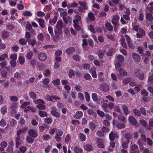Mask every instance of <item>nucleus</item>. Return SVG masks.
<instances>
[{
    "label": "nucleus",
    "mask_w": 153,
    "mask_h": 153,
    "mask_svg": "<svg viewBox=\"0 0 153 153\" xmlns=\"http://www.w3.org/2000/svg\"><path fill=\"white\" fill-rule=\"evenodd\" d=\"M125 137L128 141V143H129L130 140H131L132 138V134L130 133H126L125 135Z\"/></svg>",
    "instance_id": "obj_16"
},
{
    "label": "nucleus",
    "mask_w": 153,
    "mask_h": 153,
    "mask_svg": "<svg viewBox=\"0 0 153 153\" xmlns=\"http://www.w3.org/2000/svg\"><path fill=\"white\" fill-rule=\"evenodd\" d=\"M115 138V134L112 132H111L109 134V138L110 140L113 141Z\"/></svg>",
    "instance_id": "obj_43"
},
{
    "label": "nucleus",
    "mask_w": 153,
    "mask_h": 153,
    "mask_svg": "<svg viewBox=\"0 0 153 153\" xmlns=\"http://www.w3.org/2000/svg\"><path fill=\"white\" fill-rule=\"evenodd\" d=\"M30 136H27L26 137V140L28 143H32L34 142V139Z\"/></svg>",
    "instance_id": "obj_39"
},
{
    "label": "nucleus",
    "mask_w": 153,
    "mask_h": 153,
    "mask_svg": "<svg viewBox=\"0 0 153 153\" xmlns=\"http://www.w3.org/2000/svg\"><path fill=\"white\" fill-rule=\"evenodd\" d=\"M29 95L30 97L33 100L35 99L37 97L36 94L31 91L29 92Z\"/></svg>",
    "instance_id": "obj_32"
},
{
    "label": "nucleus",
    "mask_w": 153,
    "mask_h": 153,
    "mask_svg": "<svg viewBox=\"0 0 153 153\" xmlns=\"http://www.w3.org/2000/svg\"><path fill=\"white\" fill-rule=\"evenodd\" d=\"M118 119L119 121L125 123L126 121V118L123 115H118Z\"/></svg>",
    "instance_id": "obj_38"
},
{
    "label": "nucleus",
    "mask_w": 153,
    "mask_h": 153,
    "mask_svg": "<svg viewBox=\"0 0 153 153\" xmlns=\"http://www.w3.org/2000/svg\"><path fill=\"white\" fill-rule=\"evenodd\" d=\"M83 114V112L81 111H79L74 115V117L75 119H79L82 116Z\"/></svg>",
    "instance_id": "obj_15"
},
{
    "label": "nucleus",
    "mask_w": 153,
    "mask_h": 153,
    "mask_svg": "<svg viewBox=\"0 0 153 153\" xmlns=\"http://www.w3.org/2000/svg\"><path fill=\"white\" fill-rule=\"evenodd\" d=\"M129 143H128V141L123 142L122 143L121 146L124 149H126L128 148V144Z\"/></svg>",
    "instance_id": "obj_55"
},
{
    "label": "nucleus",
    "mask_w": 153,
    "mask_h": 153,
    "mask_svg": "<svg viewBox=\"0 0 153 153\" xmlns=\"http://www.w3.org/2000/svg\"><path fill=\"white\" fill-rule=\"evenodd\" d=\"M88 114L90 115H93L94 117L96 118L97 117V114L94 112L93 110L90 108H89L87 111Z\"/></svg>",
    "instance_id": "obj_24"
},
{
    "label": "nucleus",
    "mask_w": 153,
    "mask_h": 153,
    "mask_svg": "<svg viewBox=\"0 0 153 153\" xmlns=\"http://www.w3.org/2000/svg\"><path fill=\"white\" fill-rule=\"evenodd\" d=\"M78 4L80 5L78 8V10L79 12L84 13L88 9V4L86 2L79 1L78 2Z\"/></svg>",
    "instance_id": "obj_1"
},
{
    "label": "nucleus",
    "mask_w": 153,
    "mask_h": 153,
    "mask_svg": "<svg viewBox=\"0 0 153 153\" xmlns=\"http://www.w3.org/2000/svg\"><path fill=\"white\" fill-rule=\"evenodd\" d=\"M82 67L83 69L87 70L90 68V65L88 64H84L82 65Z\"/></svg>",
    "instance_id": "obj_59"
},
{
    "label": "nucleus",
    "mask_w": 153,
    "mask_h": 153,
    "mask_svg": "<svg viewBox=\"0 0 153 153\" xmlns=\"http://www.w3.org/2000/svg\"><path fill=\"white\" fill-rule=\"evenodd\" d=\"M146 19L150 22L152 21L153 20V17L150 13H147L146 15Z\"/></svg>",
    "instance_id": "obj_23"
},
{
    "label": "nucleus",
    "mask_w": 153,
    "mask_h": 153,
    "mask_svg": "<svg viewBox=\"0 0 153 153\" xmlns=\"http://www.w3.org/2000/svg\"><path fill=\"white\" fill-rule=\"evenodd\" d=\"M116 126L117 128L119 129H121L124 128L125 127V124L123 123H119L117 124Z\"/></svg>",
    "instance_id": "obj_30"
},
{
    "label": "nucleus",
    "mask_w": 153,
    "mask_h": 153,
    "mask_svg": "<svg viewBox=\"0 0 153 153\" xmlns=\"http://www.w3.org/2000/svg\"><path fill=\"white\" fill-rule=\"evenodd\" d=\"M1 113L3 114H5L7 111V107L6 105H4L1 108Z\"/></svg>",
    "instance_id": "obj_41"
},
{
    "label": "nucleus",
    "mask_w": 153,
    "mask_h": 153,
    "mask_svg": "<svg viewBox=\"0 0 153 153\" xmlns=\"http://www.w3.org/2000/svg\"><path fill=\"white\" fill-rule=\"evenodd\" d=\"M33 55V53L32 51L28 52L26 54V57L27 59L29 60L30 59Z\"/></svg>",
    "instance_id": "obj_27"
},
{
    "label": "nucleus",
    "mask_w": 153,
    "mask_h": 153,
    "mask_svg": "<svg viewBox=\"0 0 153 153\" xmlns=\"http://www.w3.org/2000/svg\"><path fill=\"white\" fill-rule=\"evenodd\" d=\"M84 149L88 151H91L92 150V147L91 145L89 144H86L84 146Z\"/></svg>",
    "instance_id": "obj_25"
},
{
    "label": "nucleus",
    "mask_w": 153,
    "mask_h": 153,
    "mask_svg": "<svg viewBox=\"0 0 153 153\" xmlns=\"http://www.w3.org/2000/svg\"><path fill=\"white\" fill-rule=\"evenodd\" d=\"M17 55L16 53L12 54L10 56V58L12 60H16L17 58Z\"/></svg>",
    "instance_id": "obj_54"
},
{
    "label": "nucleus",
    "mask_w": 153,
    "mask_h": 153,
    "mask_svg": "<svg viewBox=\"0 0 153 153\" xmlns=\"http://www.w3.org/2000/svg\"><path fill=\"white\" fill-rule=\"evenodd\" d=\"M19 150L21 152L23 153H25L27 150V149L24 146H21L19 147Z\"/></svg>",
    "instance_id": "obj_58"
},
{
    "label": "nucleus",
    "mask_w": 153,
    "mask_h": 153,
    "mask_svg": "<svg viewBox=\"0 0 153 153\" xmlns=\"http://www.w3.org/2000/svg\"><path fill=\"white\" fill-rule=\"evenodd\" d=\"M8 58V55L7 53H4L3 54L0 56V62L1 61H4L5 59Z\"/></svg>",
    "instance_id": "obj_40"
},
{
    "label": "nucleus",
    "mask_w": 153,
    "mask_h": 153,
    "mask_svg": "<svg viewBox=\"0 0 153 153\" xmlns=\"http://www.w3.org/2000/svg\"><path fill=\"white\" fill-rule=\"evenodd\" d=\"M45 106L42 104H39L37 105V108L39 109L44 110L45 109Z\"/></svg>",
    "instance_id": "obj_62"
},
{
    "label": "nucleus",
    "mask_w": 153,
    "mask_h": 153,
    "mask_svg": "<svg viewBox=\"0 0 153 153\" xmlns=\"http://www.w3.org/2000/svg\"><path fill=\"white\" fill-rule=\"evenodd\" d=\"M104 140L100 138H98L97 140V144L98 148H105Z\"/></svg>",
    "instance_id": "obj_5"
},
{
    "label": "nucleus",
    "mask_w": 153,
    "mask_h": 153,
    "mask_svg": "<svg viewBox=\"0 0 153 153\" xmlns=\"http://www.w3.org/2000/svg\"><path fill=\"white\" fill-rule=\"evenodd\" d=\"M18 61L21 65H23L25 62V59L23 56H20L18 58Z\"/></svg>",
    "instance_id": "obj_20"
},
{
    "label": "nucleus",
    "mask_w": 153,
    "mask_h": 153,
    "mask_svg": "<svg viewBox=\"0 0 153 153\" xmlns=\"http://www.w3.org/2000/svg\"><path fill=\"white\" fill-rule=\"evenodd\" d=\"M97 112L98 115L101 117H105V113L103 111L98 110L97 111Z\"/></svg>",
    "instance_id": "obj_60"
},
{
    "label": "nucleus",
    "mask_w": 153,
    "mask_h": 153,
    "mask_svg": "<svg viewBox=\"0 0 153 153\" xmlns=\"http://www.w3.org/2000/svg\"><path fill=\"white\" fill-rule=\"evenodd\" d=\"M75 51V49L73 47H70L67 49L65 50V53L68 55H71L74 53Z\"/></svg>",
    "instance_id": "obj_14"
},
{
    "label": "nucleus",
    "mask_w": 153,
    "mask_h": 153,
    "mask_svg": "<svg viewBox=\"0 0 153 153\" xmlns=\"http://www.w3.org/2000/svg\"><path fill=\"white\" fill-rule=\"evenodd\" d=\"M117 59L118 62H123L124 60L123 56L121 55L117 56Z\"/></svg>",
    "instance_id": "obj_47"
},
{
    "label": "nucleus",
    "mask_w": 153,
    "mask_h": 153,
    "mask_svg": "<svg viewBox=\"0 0 153 153\" xmlns=\"http://www.w3.org/2000/svg\"><path fill=\"white\" fill-rule=\"evenodd\" d=\"M49 81V79L48 78H45L43 80L42 83L44 85H47L48 84Z\"/></svg>",
    "instance_id": "obj_64"
},
{
    "label": "nucleus",
    "mask_w": 153,
    "mask_h": 153,
    "mask_svg": "<svg viewBox=\"0 0 153 153\" xmlns=\"http://www.w3.org/2000/svg\"><path fill=\"white\" fill-rule=\"evenodd\" d=\"M57 20V16H54V18L52 20L51 19H49V23L50 25H52L55 24Z\"/></svg>",
    "instance_id": "obj_28"
},
{
    "label": "nucleus",
    "mask_w": 153,
    "mask_h": 153,
    "mask_svg": "<svg viewBox=\"0 0 153 153\" xmlns=\"http://www.w3.org/2000/svg\"><path fill=\"white\" fill-rule=\"evenodd\" d=\"M28 133L30 136L34 138L37 137L38 135L37 132L33 129H30Z\"/></svg>",
    "instance_id": "obj_8"
},
{
    "label": "nucleus",
    "mask_w": 153,
    "mask_h": 153,
    "mask_svg": "<svg viewBox=\"0 0 153 153\" xmlns=\"http://www.w3.org/2000/svg\"><path fill=\"white\" fill-rule=\"evenodd\" d=\"M92 97L93 100L95 102H97L98 100V98L97 94L95 93H93L92 94Z\"/></svg>",
    "instance_id": "obj_49"
},
{
    "label": "nucleus",
    "mask_w": 153,
    "mask_h": 153,
    "mask_svg": "<svg viewBox=\"0 0 153 153\" xmlns=\"http://www.w3.org/2000/svg\"><path fill=\"white\" fill-rule=\"evenodd\" d=\"M62 22L61 21H58L56 25V28L54 30V33L57 37H59V35L62 33Z\"/></svg>",
    "instance_id": "obj_2"
},
{
    "label": "nucleus",
    "mask_w": 153,
    "mask_h": 153,
    "mask_svg": "<svg viewBox=\"0 0 153 153\" xmlns=\"http://www.w3.org/2000/svg\"><path fill=\"white\" fill-rule=\"evenodd\" d=\"M130 151L132 153H138L137 150L138 149L137 146L136 144H133L130 147Z\"/></svg>",
    "instance_id": "obj_12"
},
{
    "label": "nucleus",
    "mask_w": 153,
    "mask_h": 153,
    "mask_svg": "<svg viewBox=\"0 0 153 153\" xmlns=\"http://www.w3.org/2000/svg\"><path fill=\"white\" fill-rule=\"evenodd\" d=\"M120 20V16L117 15H114L112 19V23L115 26L118 25Z\"/></svg>",
    "instance_id": "obj_7"
},
{
    "label": "nucleus",
    "mask_w": 153,
    "mask_h": 153,
    "mask_svg": "<svg viewBox=\"0 0 153 153\" xmlns=\"http://www.w3.org/2000/svg\"><path fill=\"white\" fill-rule=\"evenodd\" d=\"M140 112L142 113V114L144 116H145L146 115V108L144 107H141L140 109Z\"/></svg>",
    "instance_id": "obj_56"
},
{
    "label": "nucleus",
    "mask_w": 153,
    "mask_h": 153,
    "mask_svg": "<svg viewBox=\"0 0 153 153\" xmlns=\"http://www.w3.org/2000/svg\"><path fill=\"white\" fill-rule=\"evenodd\" d=\"M89 30L94 33H96V31L95 30L94 26L92 25H90L88 27Z\"/></svg>",
    "instance_id": "obj_61"
},
{
    "label": "nucleus",
    "mask_w": 153,
    "mask_h": 153,
    "mask_svg": "<svg viewBox=\"0 0 153 153\" xmlns=\"http://www.w3.org/2000/svg\"><path fill=\"white\" fill-rule=\"evenodd\" d=\"M145 31L141 28L138 30V32L136 33V37L139 39L141 38L142 36H145Z\"/></svg>",
    "instance_id": "obj_6"
},
{
    "label": "nucleus",
    "mask_w": 153,
    "mask_h": 153,
    "mask_svg": "<svg viewBox=\"0 0 153 153\" xmlns=\"http://www.w3.org/2000/svg\"><path fill=\"white\" fill-rule=\"evenodd\" d=\"M98 77L99 80L100 82H103L104 81L105 79L103 75V73L102 72H100L98 74Z\"/></svg>",
    "instance_id": "obj_19"
},
{
    "label": "nucleus",
    "mask_w": 153,
    "mask_h": 153,
    "mask_svg": "<svg viewBox=\"0 0 153 153\" xmlns=\"http://www.w3.org/2000/svg\"><path fill=\"white\" fill-rule=\"evenodd\" d=\"M44 122L46 124H50L52 123L53 120L51 118L47 117L45 119Z\"/></svg>",
    "instance_id": "obj_33"
},
{
    "label": "nucleus",
    "mask_w": 153,
    "mask_h": 153,
    "mask_svg": "<svg viewBox=\"0 0 153 153\" xmlns=\"http://www.w3.org/2000/svg\"><path fill=\"white\" fill-rule=\"evenodd\" d=\"M37 21L41 27L44 28L45 25V21L43 19L40 18L38 19Z\"/></svg>",
    "instance_id": "obj_17"
},
{
    "label": "nucleus",
    "mask_w": 153,
    "mask_h": 153,
    "mask_svg": "<svg viewBox=\"0 0 153 153\" xmlns=\"http://www.w3.org/2000/svg\"><path fill=\"white\" fill-rule=\"evenodd\" d=\"M141 94L144 96L147 97L149 95L148 92L145 89H143L141 91Z\"/></svg>",
    "instance_id": "obj_52"
},
{
    "label": "nucleus",
    "mask_w": 153,
    "mask_h": 153,
    "mask_svg": "<svg viewBox=\"0 0 153 153\" xmlns=\"http://www.w3.org/2000/svg\"><path fill=\"white\" fill-rule=\"evenodd\" d=\"M132 57L134 60L137 62H139L140 60V56L137 53H134L132 54Z\"/></svg>",
    "instance_id": "obj_13"
},
{
    "label": "nucleus",
    "mask_w": 153,
    "mask_h": 153,
    "mask_svg": "<svg viewBox=\"0 0 153 153\" xmlns=\"http://www.w3.org/2000/svg\"><path fill=\"white\" fill-rule=\"evenodd\" d=\"M122 108L126 115L129 114L130 111L128 109V106L126 105L123 104L122 106Z\"/></svg>",
    "instance_id": "obj_9"
},
{
    "label": "nucleus",
    "mask_w": 153,
    "mask_h": 153,
    "mask_svg": "<svg viewBox=\"0 0 153 153\" xmlns=\"http://www.w3.org/2000/svg\"><path fill=\"white\" fill-rule=\"evenodd\" d=\"M63 134L62 131L60 129H57L56 131V135L62 136Z\"/></svg>",
    "instance_id": "obj_46"
},
{
    "label": "nucleus",
    "mask_w": 153,
    "mask_h": 153,
    "mask_svg": "<svg viewBox=\"0 0 153 153\" xmlns=\"http://www.w3.org/2000/svg\"><path fill=\"white\" fill-rule=\"evenodd\" d=\"M89 126L92 131H94L96 128V125L93 122H91L89 123Z\"/></svg>",
    "instance_id": "obj_37"
},
{
    "label": "nucleus",
    "mask_w": 153,
    "mask_h": 153,
    "mask_svg": "<svg viewBox=\"0 0 153 153\" xmlns=\"http://www.w3.org/2000/svg\"><path fill=\"white\" fill-rule=\"evenodd\" d=\"M100 89L103 92H107L110 90L109 85L106 83H102L100 85Z\"/></svg>",
    "instance_id": "obj_3"
},
{
    "label": "nucleus",
    "mask_w": 153,
    "mask_h": 153,
    "mask_svg": "<svg viewBox=\"0 0 153 153\" xmlns=\"http://www.w3.org/2000/svg\"><path fill=\"white\" fill-rule=\"evenodd\" d=\"M23 15L25 16H31L32 15V13L29 11H25L23 13Z\"/></svg>",
    "instance_id": "obj_51"
},
{
    "label": "nucleus",
    "mask_w": 153,
    "mask_h": 153,
    "mask_svg": "<svg viewBox=\"0 0 153 153\" xmlns=\"http://www.w3.org/2000/svg\"><path fill=\"white\" fill-rule=\"evenodd\" d=\"M43 74L45 77L49 76L51 74V71L48 69L44 71Z\"/></svg>",
    "instance_id": "obj_34"
},
{
    "label": "nucleus",
    "mask_w": 153,
    "mask_h": 153,
    "mask_svg": "<svg viewBox=\"0 0 153 153\" xmlns=\"http://www.w3.org/2000/svg\"><path fill=\"white\" fill-rule=\"evenodd\" d=\"M57 111L56 108L55 107L53 106L51 107V114L54 117L56 118H59L60 117V114L59 112Z\"/></svg>",
    "instance_id": "obj_4"
},
{
    "label": "nucleus",
    "mask_w": 153,
    "mask_h": 153,
    "mask_svg": "<svg viewBox=\"0 0 153 153\" xmlns=\"http://www.w3.org/2000/svg\"><path fill=\"white\" fill-rule=\"evenodd\" d=\"M131 80V79L130 78H127L123 80V84L124 85H126L128 84Z\"/></svg>",
    "instance_id": "obj_50"
},
{
    "label": "nucleus",
    "mask_w": 153,
    "mask_h": 153,
    "mask_svg": "<svg viewBox=\"0 0 153 153\" xmlns=\"http://www.w3.org/2000/svg\"><path fill=\"white\" fill-rule=\"evenodd\" d=\"M27 40L24 38L20 39L19 41V44L23 45H26L27 44Z\"/></svg>",
    "instance_id": "obj_26"
},
{
    "label": "nucleus",
    "mask_w": 153,
    "mask_h": 153,
    "mask_svg": "<svg viewBox=\"0 0 153 153\" xmlns=\"http://www.w3.org/2000/svg\"><path fill=\"white\" fill-rule=\"evenodd\" d=\"M120 44L122 46L125 48H126L127 47V46L126 44V43L125 42V39L124 38H121L120 40Z\"/></svg>",
    "instance_id": "obj_36"
},
{
    "label": "nucleus",
    "mask_w": 153,
    "mask_h": 153,
    "mask_svg": "<svg viewBox=\"0 0 153 153\" xmlns=\"http://www.w3.org/2000/svg\"><path fill=\"white\" fill-rule=\"evenodd\" d=\"M75 75L74 71L72 69H71L68 72V76L70 78H72Z\"/></svg>",
    "instance_id": "obj_35"
},
{
    "label": "nucleus",
    "mask_w": 153,
    "mask_h": 153,
    "mask_svg": "<svg viewBox=\"0 0 153 153\" xmlns=\"http://www.w3.org/2000/svg\"><path fill=\"white\" fill-rule=\"evenodd\" d=\"M74 150L76 153H82V149L77 146H75L74 147Z\"/></svg>",
    "instance_id": "obj_21"
},
{
    "label": "nucleus",
    "mask_w": 153,
    "mask_h": 153,
    "mask_svg": "<svg viewBox=\"0 0 153 153\" xmlns=\"http://www.w3.org/2000/svg\"><path fill=\"white\" fill-rule=\"evenodd\" d=\"M133 112L135 116H141V114L140 111L136 109H134L133 110Z\"/></svg>",
    "instance_id": "obj_42"
},
{
    "label": "nucleus",
    "mask_w": 153,
    "mask_h": 153,
    "mask_svg": "<svg viewBox=\"0 0 153 153\" xmlns=\"http://www.w3.org/2000/svg\"><path fill=\"white\" fill-rule=\"evenodd\" d=\"M27 41L28 43H30L32 46H34L36 44V41L35 39H33L32 40L31 39H27Z\"/></svg>",
    "instance_id": "obj_45"
},
{
    "label": "nucleus",
    "mask_w": 153,
    "mask_h": 153,
    "mask_svg": "<svg viewBox=\"0 0 153 153\" xmlns=\"http://www.w3.org/2000/svg\"><path fill=\"white\" fill-rule=\"evenodd\" d=\"M60 79H54L52 81V83L55 85H58L60 84Z\"/></svg>",
    "instance_id": "obj_53"
},
{
    "label": "nucleus",
    "mask_w": 153,
    "mask_h": 153,
    "mask_svg": "<svg viewBox=\"0 0 153 153\" xmlns=\"http://www.w3.org/2000/svg\"><path fill=\"white\" fill-rule=\"evenodd\" d=\"M90 73H91L92 76L94 78H96L97 77V75L95 69L94 70H90Z\"/></svg>",
    "instance_id": "obj_44"
},
{
    "label": "nucleus",
    "mask_w": 153,
    "mask_h": 153,
    "mask_svg": "<svg viewBox=\"0 0 153 153\" xmlns=\"http://www.w3.org/2000/svg\"><path fill=\"white\" fill-rule=\"evenodd\" d=\"M128 120L129 123L132 125L134 126L137 123L136 120L132 116H129Z\"/></svg>",
    "instance_id": "obj_10"
},
{
    "label": "nucleus",
    "mask_w": 153,
    "mask_h": 153,
    "mask_svg": "<svg viewBox=\"0 0 153 153\" xmlns=\"http://www.w3.org/2000/svg\"><path fill=\"white\" fill-rule=\"evenodd\" d=\"M104 52L101 50H100L98 52V56L99 58L102 59L104 57Z\"/></svg>",
    "instance_id": "obj_48"
},
{
    "label": "nucleus",
    "mask_w": 153,
    "mask_h": 153,
    "mask_svg": "<svg viewBox=\"0 0 153 153\" xmlns=\"http://www.w3.org/2000/svg\"><path fill=\"white\" fill-rule=\"evenodd\" d=\"M38 39L40 41H43L44 39V36L43 33H40L37 36Z\"/></svg>",
    "instance_id": "obj_31"
},
{
    "label": "nucleus",
    "mask_w": 153,
    "mask_h": 153,
    "mask_svg": "<svg viewBox=\"0 0 153 153\" xmlns=\"http://www.w3.org/2000/svg\"><path fill=\"white\" fill-rule=\"evenodd\" d=\"M105 26L107 28L108 31H111L113 30V27L111 23L109 22H106L105 24Z\"/></svg>",
    "instance_id": "obj_22"
},
{
    "label": "nucleus",
    "mask_w": 153,
    "mask_h": 153,
    "mask_svg": "<svg viewBox=\"0 0 153 153\" xmlns=\"http://www.w3.org/2000/svg\"><path fill=\"white\" fill-rule=\"evenodd\" d=\"M39 114L41 117H47L48 116L47 113L43 111L39 110Z\"/></svg>",
    "instance_id": "obj_29"
},
{
    "label": "nucleus",
    "mask_w": 153,
    "mask_h": 153,
    "mask_svg": "<svg viewBox=\"0 0 153 153\" xmlns=\"http://www.w3.org/2000/svg\"><path fill=\"white\" fill-rule=\"evenodd\" d=\"M47 55L43 52L40 53L38 56L39 60L42 61H45L47 59Z\"/></svg>",
    "instance_id": "obj_11"
},
{
    "label": "nucleus",
    "mask_w": 153,
    "mask_h": 153,
    "mask_svg": "<svg viewBox=\"0 0 153 153\" xmlns=\"http://www.w3.org/2000/svg\"><path fill=\"white\" fill-rule=\"evenodd\" d=\"M115 68L117 70H119L121 69V67L120 65V63L119 62H117L115 64Z\"/></svg>",
    "instance_id": "obj_57"
},
{
    "label": "nucleus",
    "mask_w": 153,
    "mask_h": 153,
    "mask_svg": "<svg viewBox=\"0 0 153 153\" xmlns=\"http://www.w3.org/2000/svg\"><path fill=\"white\" fill-rule=\"evenodd\" d=\"M9 33L6 31H3L1 32V38L2 39H5L7 38L9 35Z\"/></svg>",
    "instance_id": "obj_18"
},
{
    "label": "nucleus",
    "mask_w": 153,
    "mask_h": 153,
    "mask_svg": "<svg viewBox=\"0 0 153 153\" xmlns=\"http://www.w3.org/2000/svg\"><path fill=\"white\" fill-rule=\"evenodd\" d=\"M51 137L49 134H47L46 135H44L43 136V139L47 141L49 139H50L51 138Z\"/></svg>",
    "instance_id": "obj_63"
}]
</instances>
